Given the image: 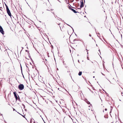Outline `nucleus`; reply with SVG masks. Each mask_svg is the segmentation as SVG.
I'll return each mask as SVG.
<instances>
[{
  "label": "nucleus",
  "instance_id": "5",
  "mask_svg": "<svg viewBox=\"0 0 123 123\" xmlns=\"http://www.w3.org/2000/svg\"><path fill=\"white\" fill-rule=\"evenodd\" d=\"M81 3V5L80 6V8H82L84 6V4L83 1H80Z\"/></svg>",
  "mask_w": 123,
  "mask_h": 123
},
{
  "label": "nucleus",
  "instance_id": "2",
  "mask_svg": "<svg viewBox=\"0 0 123 123\" xmlns=\"http://www.w3.org/2000/svg\"><path fill=\"white\" fill-rule=\"evenodd\" d=\"M13 94L14 95V97L15 98L16 100H18L19 101L20 100V99L19 98V96H18V98L17 95V94L16 93V92H13Z\"/></svg>",
  "mask_w": 123,
  "mask_h": 123
},
{
  "label": "nucleus",
  "instance_id": "57",
  "mask_svg": "<svg viewBox=\"0 0 123 123\" xmlns=\"http://www.w3.org/2000/svg\"><path fill=\"white\" fill-rule=\"evenodd\" d=\"M83 43L84 44V43L83 42Z\"/></svg>",
  "mask_w": 123,
  "mask_h": 123
},
{
  "label": "nucleus",
  "instance_id": "58",
  "mask_svg": "<svg viewBox=\"0 0 123 123\" xmlns=\"http://www.w3.org/2000/svg\"><path fill=\"white\" fill-rule=\"evenodd\" d=\"M87 54H88V52H87Z\"/></svg>",
  "mask_w": 123,
  "mask_h": 123
},
{
  "label": "nucleus",
  "instance_id": "47",
  "mask_svg": "<svg viewBox=\"0 0 123 123\" xmlns=\"http://www.w3.org/2000/svg\"><path fill=\"white\" fill-rule=\"evenodd\" d=\"M96 45L97 46V44H96Z\"/></svg>",
  "mask_w": 123,
  "mask_h": 123
},
{
  "label": "nucleus",
  "instance_id": "8",
  "mask_svg": "<svg viewBox=\"0 0 123 123\" xmlns=\"http://www.w3.org/2000/svg\"><path fill=\"white\" fill-rule=\"evenodd\" d=\"M20 68H21V73H22V74L23 75V72H22V66L21 65V64H20Z\"/></svg>",
  "mask_w": 123,
  "mask_h": 123
},
{
  "label": "nucleus",
  "instance_id": "46",
  "mask_svg": "<svg viewBox=\"0 0 123 123\" xmlns=\"http://www.w3.org/2000/svg\"><path fill=\"white\" fill-rule=\"evenodd\" d=\"M59 2H61L60 1H59Z\"/></svg>",
  "mask_w": 123,
  "mask_h": 123
},
{
  "label": "nucleus",
  "instance_id": "60",
  "mask_svg": "<svg viewBox=\"0 0 123 123\" xmlns=\"http://www.w3.org/2000/svg\"><path fill=\"white\" fill-rule=\"evenodd\" d=\"M104 110H103V112H104Z\"/></svg>",
  "mask_w": 123,
  "mask_h": 123
},
{
  "label": "nucleus",
  "instance_id": "50",
  "mask_svg": "<svg viewBox=\"0 0 123 123\" xmlns=\"http://www.w3.org/2000/svg\"><path fill=\"white\" fill-rule=\"evenodd\" d=\"M22 111H23V110H22Z\"/></svg>",
  "mask_w": 123,
  "mask_h": 123
},
{
  "label": "nucleus",
  "instance_id": "7",
  "mask_svg": "<svg viewBox=\"0 0 123 123\" xmlns=\"http://www.w3.org/2000/svg\"><path fill=\"white\" fill-rule=\"evenodd\" d=\"M25 106L24 105V109H25V111L27 113H28L29 112V111L26 108H25Z\"/></svg>",
  "mask_w": 123,
  "mask_h": 123
},
{
  "label": "nucleus",
  "instance_id": "14",
  "mask_svg": "<svg viewBox=\"0 0 123 123\" xmlns=\"http://www.w3.org/2000/svg\"><path fill=\"white\" fill-rule=\"evenodd\" d=\"M25 115H24V118H25V119H26L27 120L26 118H25Z\"/></svg>",
  "mask_w": 123,
  "mask_h": 123
},
{
  "label": "nucleus",
  "instance_id": "63",
  "mask_svg": "<svg viewBox=\"0 0 123 123\" xmlns=\"http://www.w3.org/2000/svg\"><path fill=\"white\" fill-rule=\"evenodd\" d=\"M111 112V111L110 112V113Z\"/></svg>",
  "mask_w": 123,
  "mask_h": 123
},
{
  "label": "nucleus",
  "instance_id": "36",
  "mask_svg": "<svg viewBox=\"0 0 123 123\" xmlns=\"http://www.w3.org/2000/svg\"><path fill=\"white\" fill-rule=\"evenodd\" d=\"M98 50L99 52H100V50L99 49Z\"/></svg>",
  "mask_w": 123,
  "mask_h": 123
},
{
  "label": "nucleus",
  "instance_id": "61",
  "mask_svg": "<svg viewBox=\"0 0 123 123\" xmlns=\"http://www.w3.org/2000/svg\"><path fill=\"white\" fill-rule=\"evenodd\" d=\"M40 22H41V21H40Z\"/></svg>",
  "mask_w": 123,
  "mask_h": 123
},
{
  "label": "nucleus",
  "instance_id": "3",
  "mask_svg": "<svg viewBox=\"0 0 123 123\" xmlns=\"http://www.w3.org/2000/svg\"><path fill=\"white\" fill-rule=\"evenodd\" d=\"M18 88L20 90H22L23 89V84H19L18 86Z\"/></svg>",
  "mask_w": 123,
  "mask_h": 123
},
{
  "label": "nucleus",
  "instance_id": "13",
  "mask_svg": "<svg viewBox=\"0 0 123 123\" xmlns=\"http://www.w3.org/2000/svg\"><path fill=\"white\" fill-rule=\"evenodd\" d=\"M67 24L68 25V26H70V27H71V28L73 30V31H74V30H73V28L72 27H71L69 25H68V24Z\"/></svg>",
  "mask_w": 123,
  "mask_h": 123
},
{
  "label": "nucleus",
  "instance_id": "16",
  "mask_svg": "<svg viewBox=\"0 0 123 123\" xmlns=\"http://www.w3.org/2000/svg\"><path fill=\"white\" fill-rule=\"evenodd\" d=\"M105 111H107V109L106 108H105Z\"/></svg>",
  "mask_w": 123,
  "mask_h": 123
},
{
  "label": "nucleus",
  "instance_id": "21",
  "mask_svg": "<svg viewBox=\"0 0 123 123\" xmlns=\"http://www.w3.org/2000/svg\"><path fill=\"white\" fill-rule=\"evenodd\" d=\"M89 36L90 37H91V34H89Z\"/></svg>",
  "mask_w": 123,
  "mask_h": 123
},
{
  "label": "nucleus",
  "instance_id": "48",
  "mask_svg": "<svg viewBox=\"0 0 123 123\" xmlns=\"http://www.w3.org/2000/svg\"><path fill=\"white\" fill-rule=\"evenodd\" d=\"M48 10V11H49V10Z\"/></svg>",
  "mask_w": 123,
  "mask_h": 123
},
{
  "label": "nucleus",
  "instance_id": "19",
  "mask_svg": "<svg viewBox=\"0 0 123 123\" xmlns=\"http://www.w3.org/2000/svg\"><path fill=\"white\" fill-rule=\"evenodd\" d=\"M103 75H105V74H103L102 73H101Z\"/></svg>",
  "mask_w": 123,
  "mask_h": 123
},
{
  "label": "nucleus",
  "instance_id": "10",
  "mask_svg": "<svg viewBox=\"0 0 123 123\" xmlns=\"http://www.w3.org/2000/svg\"><path fill=\"white\" fill-rule=\"evenodd\" d=\"M56 20H57L56 21L57 22H58L59 23H60V20L58 19L57 18Z\"/></svg>",
  "mask_w": 123,
  "mask_h": 123
},
{
  "label": "nucleus",
  "instance_id": "30",
  "mask_svg": "<svg viewBox=\"0 0 123 123\" xmlns=\"http://www.w3.org/2000/svg\"><path fill=\"white\" fill-rule=\"evenodd\" d=\"M21 115H22L23 117V115H21Z\"/></svg>",
  "mask_w": 123,
  "mask_h": 123
},
{
  "label": "nucleus",
  "instance_id": "32",
  "mask_svg": "<svg viewBox=\"0 0 123 123\" xmlns=\"http://www.w3.org/2000/svg\"><path fill=\"white\" fill-rule=\"evenodd\" d=\"M59 27H60V28L61 29V27L60 26H59Z\"/></svg>",
  "mask_w": 123,
  "mask_h": 123
},
{
  "label": "nucleus",
  "instance_id": "22",
  "mask_svg": "<svg viewBox=\"0 0 123 123\" xmlns=\"http://www.w3.org/2000/svg\"><path fill=\"white\" fill-rule=\"evenodd\" d=\"M87 60H89V58H88V57H87Z\"/></svg>",
  "mask_w": 123,
  "mask_h": 123
},
{
  "label": "nucleus",
  "instance_id": "53",
  "mask_svg": "<svg viewBox=\"0 0 123 123\" xmlns=\"http://www.w3.org/2000/svg\"><path fill=\"white\" fill-rule=\"evenodd\" d=\"M92 38V39H93V38Z\"/></svg>",
  "mask_w": 123,
  "mask_h": 123
},
{
  "label": "nucleus",
  "instance_id": "4",
  "mask_svg": "<svg viewBox=\"0 0 123 123\" xmlns=\"http://www.w3.org/2000/svg\"><path fill=\"white\" fill-rule=\"evenodd\" d=\"M0 32L3 35H4V33L3 30L1 26L0 25Z\"/></svg>",
  "mask_w": 123,
  "mask_h": 123
},
{
  "label": "nucleus",
  "instance_id": "23",
  "mask_svg": "<svg viewBox=\"0 0 123 123\" xmlns=\"http://www.w3.org/2000/svg\"><path fill=\"white\" fill-rule=\"evenodd\" d=\"M25 51H26V52H28V50H26Z\"/></svg>",
  "mask_w": 123,
  "mask_h": 123
},
{
  "label": "nucleus",
  "instance_id": "33",
  "mask_svg": "<svg viewBox=\"0 0 123 123\" xmlns=\"http://www.w3.org/2000/svg\"><path fill=\"white\" fill-rule=\"evenodd\" d=\"M93 78H95V76H93Z\"/></svg>",
  "mask_w": 123,
  "mask_h": 123
},
{
  "label": "nucleus",
  "instance_id": "31",
  "mask_svg": "<svg viewBox=\"0 0 123 123\" xmlns=\"http://www.w3.org/2000/svg\"><path fill=\"white\" fill-rule=\"evenodd\" d=\"M84 0V3H85V0Z\"/></svg>",
  "mask_w": 123,
  "mask_h": 123
},
{
  "label": "nucleus",
  "instance_id": "35",
  "mask_svg": "<svg viewBox=\"0 0 123 123\" xmlns=\"http://www.w3.org/2000/svg\"><path fill=\"white\" fill-rule=\"evenodd\" d=\"M86 17V16H84V17Z\"/></svg>",
  "mask_w": 123,
  "mask_h": 123
},
{
  "label": "nucleus",
  "instance_id": "25",
  "mask_svg": "<svg viewBox=\"0 0 123 123\" xmlns=\"http://www.w3.org/2000/svg\"><path fill=\"white\" fill-rule=\"evenodd\" d=\"M78 62L79 63V62H80L79 61V60H78Z\"/></svg>",
  "mask_w": 123,
  "mask_h": 123
},
{
  "label": "nucleus",
  "instance_id": "56",
  "mask_svg": "<svg viewBox=\"0 0 123 123\" xmlns=\"http://www.w3.org/2000/svg\"><path fill=\"white\" fill-rule=\"evenodd\" d=\"M104 117H105V116Z\"/></svg>",
  "mask_w": 123,
  "mask_h": 123
},
{
  "label": "nucleus",
  "instance_id": "45",
  "mask_svg": "<svg viewBox=\"0 0 123 123\" xmlns=\"http://www.w3.org/2000/svg\"><path fill=\"white\" fill-rule=\"evenodd\" d=\"M21 14H22V13H21Z\"/></svg>",
  "mask_w": 123,
  "mask_h": 123
},
{
  "label": "nucleus",
  "instance_id": "59",
  "mask_svg": "<svg viewBox=\"0 0 123 123\" xmlns=\"http://www.w3.org/2000/svg\"><path fill=\"white\" fill-rule=\"evenodd\" d=\"M0 9V10H2L1 9Z\"/></svg>",
  "mask_w": 123,
  "mask_h": 123
},
{
  "label": "nucleus",
  "instance_id": "29",
  "mask_svg": "<svg viewBox=\"0 0 123 123\" xmlns=\"http://www.w3.org/2000/svg\"><path fill=\"white\" fill-rule=\"evenodd\" d=\"M86 50H87V51H88V50H87V49H86Z\"/></svg>",
  "mask_w": 123,
  "mask_h": 123
},
{
  "label": "nucleus",
  "instance_id": "40",
  "mask_svg": "<svg viewBox=\"0 0 123 123\" xmlns=\"http://www.w3.org/2000/svg\"><path fill=\"white\" fill-rule=\"evenodd\" d=\"M1 115H2V114H1Z\"/></svg>",
  "mask_w": 123,
  "mask_h": 123
},
{
  "label": "nucleus",
  "instance_id": "18",
  "mask_svg": "<svg viewBox=\"0 0 123 123\" xmlns=\"http://www.w3.org/2000/svg\"><path fill=\"white\" fill-rule=\"evenodd\" d=\"M32 120V119H31V120H30V123H31V121Z\"/></svg>",
  "mask_w": 123,
  "mask_h": 123
},
{
  "label": "nucleus",
  "instance_id": "24",
  "mask_svg": "<svg viewBox=\"0 0 123 123\" xmlns=\"http://www.w3.org/2000/svg\"><path fill=\"white\" fill-rule=\"evenodd\" d=\"M22 49L21 50V51L22 50V49H23V47H22Z\"/></svg>",
  "mask_w": 123,
  "mask_h": 123
},
{
  "label": "nucleus",
  "instance_id": "43",
  "mask_svg": "<svg viewBox=\"0 0 123 123\" xmlns=\"http://www.w3.org/2000/svg\"><path fill=\"white\" fill-rule=\"evenodd\" d=\"M77 1H79V0H77Z\"/></svg>",
  "mask_w": 123,
  "mask_h": 123
},
{
  "label": "nucleus",
  "instance_id": "1",
  "mask_svg": "<svg viewBox=\"0 0 123 123\" xmlns=\"http://www.w3.org/2000/svg\"><path fill=\"white\" fill-rule=\"evenodd\" d=\"M6 11L8 15L11 18L12 15L8 6H6Z\"/></svg>",
  "mask_w": 123,
  "mask_h": 123
},
{
  "label": "nucleus",
  "instance_id": "54",
  "mask_svg": "<svg viewBox=\"0 0 123 123\" xmlns=\"http://www.w3.org/2000/svg\"><path fill=\"white\" fill-rule=\"evenodd\" d=\"M77 55H78V56L79 55L78 54Z\"/></svg>",
  "mask_w": 123,
  "mask_h": 123
},
{
  "label": "nucleus",
  "instance_id": "64",
  "mask_svg": "<svg viewBox=\"0 0 123 123\" xmlns=\"http://www.w3.org/2000/svg\"><path fill=\"white\" fill-rule=\"evenodd\" d=\"M109 30H110V31H110V29H109Z\"/></svg>",
  "mask_w": 123,
  "mask_h": 123
},
{
  "label": "nucleus",
  "instance_id": "55",
  "mask_svg": "<svg viewBox=\"0 0 123 123\" xmlns=\"http://www.w3.org/2000/svg\"><path fill=\"white\" fill-rule=\"evenodd\" d=\"M43 13V12H42V13Z\"/></svg>",
  "mask_w": 123,
  "mask_h": 123
},
{
  "label": "nucleus",
  "instance_id": "12",
  "mask_svg": "<svg viewBox=\"0 0 123 123\" xmlns=\"http://www.w3.org/2000/svg\"><path fill=\"white\" fill-rule=\"evenodd\" d=\"M77 39H75L73 41L74 42L75 41H77Z\"/></svg>",
  "mask_w": 123,
  "mask_h": 123
},
{
  "label": "nucleus",
  "instance_id": "51",
  "mask_svg": "<svg viewBox=\"0 0 123 123\" xmlns=\"http://www.w3.org/2000/svg\"><path fill=\"white\" fill-rule=\"evenodd\" d=\"M23 78H24V76Z\"/></svg>",
  "mask_w": 123,
  "mask_h": 123
},
{
  "label": "nucleus",
  "instance_id": "37",
  "mask_svg": "<svg viewBox=\"0 0 123 123\" xmlns=\"http://www.w3.org/2000/svg\"><path fill=\"white\" fill-rule=\"evenodd\" d=\"M43 98L44 100V98Z\"/></svg>",
  "mask_w": 123,
  "mask_h": 123
},
{
  "label": "nucleus",
  "instance_id": "20",
  "mask_svg": "<svg viewBox=\"0 0 123 123\" xmlns=\"http://www.w3.org/2000/svg\"><path fill=\"white\" fill-rule=\"evenodd\" d=\"M57 23L58 24V25H60V23H58H58Z\"/></svg>",
  "mask_w": 123,
  "mask_h": 123
},
{
  "label": "nucleus",
  "instance_id": "41",
  "mask_svg": "<svg viewBox=\"0 0 123 123\" xmlns=\"http://www.w3.org/2000/svg\"><path fill=\"white\" fill-rule=\"evenodd\" d=\"M73 0V1H72V2H73V1L74 0Z\"/></svg>",
  "mask_w": 123,
  "mask_h": 123
},
{
  "label": "nucleus",
  "instance_id": "38",
  "mask_svg": "<svg viewBox=\"0 0 123 123\" xmlns=\"http://www.w3.org/2000/svg\"><path fill=\"white\" fill-rule=\"evenodd\" d=\"M0 8H2L1 7H0Z\"/></svg>",
  "mask_w": 123,
  "mask_h": 123
},
{
  "label": "nucleus",
  "instance_id": "26",
  "mask_svg": "<svg viewBox=\"0 0 123 123\" xmlns=\"http://www.w3.org/2000/svg\"><path fill=\"white\" fill-rule=\"evenodd\" d=\"M103 91H104L105 92V93H106V92H105V91H104V90H103Z\"/></svg>",
  "mask_w": 123,
  "mask_h": 123
},
{
  "label": "nucleus",
  "instance_id": "39",
  "mask_svg": "<svg viewBox=\"0 0 123 123\" xmlns=\"http://www.w3.org/2000/svg\"><path fill=\"white\" fill-rule=\"evenodd\" d=\"M61 20H62V19H61V18H59Z\"/></svg>",
  "mask_w": 123,
  "mask_h": 123
},
{
  "label": "nucleus",
  "instance_id": "28",
  "mask_svg": "<svg viewBox=\"0 0 123 123\" xmlns=\"http://www.w3.org/2000/svg\"><path fill=\"white\" fill-rule=\"evenodd\" d=\"M57 70H58V68H57Z\"/></svg>",
  "mask_w": 123,
  "mask_h": 123
},
{
  "label": "nucleus",
  "instance_id": "6",
  "mask_svg": "<svg viewBox=\"0 0 123 123\" xmlns=\"http://www.w3.org/2000/svg\"><path fill=\"white\" fill-rule=\"evenodd\" d=\"M69 9H70V10H71L74 13H76L77 12H76L75 10L71 8V7H70L69 8Z\"/></svg>",
  "mask_w": 123,
  "mask_h": 123
},
{
  "label": "nucleus",
  "instance_id": "11",
  "mask_svg": "<svg viewBox=\"0 0 123 123\" xmlns=\"http://www.w3.org/2000/svg\"><path fill=\"white\" fill-rule=\"evenodd\" d=\"M86 103L88 104H90V103L88 101H87L86 102Z\"/></svg>",
  "mask_w": 123,
  "mask_h": 123
},
{
  "label": "nucleus",
  "instance_id": "34",
  "mask_svg": "<svg viewBox=\"0 0 123 123\" xmlns=\"http://www.w3.org/2000/svg\"><path fill=\"white\" fill-rule=\"evenodd\" d=\"M58 90H59V88H58Z\"/></svg>",
  "mask_w": 123,
  "mask_h": 123
},
{
  "label": "nucleus",
  "instance_id": "9",
  "mask_svg": "<svg viewBox=\"0 0 123 123\" xmlns=\"http://www.w3.org/2000/svg\"><path fill=\"white\" fill-rule=\"evenodd\" d=\"M82 74V72L81 71H80L78 73V75L79 76H80Z\"/></svg>",
  "mask_w": 123,
  "mask_h": 123
},
{
  "label": "nucleus",
  "instance_id": "52",
  "mask_svg": "<svg viewBox=\"0 0 123 123\" xmlns=\"http://www.w3.org/2000/svg\"><path fill=\"white\" fill-rule=\"evenodd\" d=\"M98 34H99V33H98Z\"/></svg>",
  "mask_w": 123,
  "mask_h": 123
},
{
  "label": "nucleus",
  "instance_id": "49",
  "mask_svg": "<svg viewBox=\"0 0 123 123\" xmlns=\"http://www.w3.org/2000/svg\"><path fill=\"white\" fill-rule=\"evenodd\" d=\"M75 35L76 36H77V35H76V34H75Z\"/></svg>",
  "mask_w": 123,
  "mask_h": 123
},
{
  "label": "nucleus",
  "instance_id": "42",
  "mask_svg": "<svg viewBox=\"0 0 123 123\" xmlns=\"http://www.w3.org/2000/svg\"><path fill=\"white\" fill-rule=\"evenodd\" d=\"M15 110L14 109H13V111H14Z\"/></svg>",
  "mask_w": 123,
  "mask_h": 123
},
{
  "label": "nucleus",
  "instance_id": "44",
  "mask_svg": "<svg viewBox=\"0 0 123 123\" xmlns=\"http://www.w3.org/2000/svg\"><path fill=\"white\" fill-rule=\"evenodd\" d=\"M23 30H24V31H25V30L24 29H23Z\"/></svg>",
  "mask_w": 123,
  "mask_h": 123
},
{
  "label": "nucleus",
  "instance_id": "27",
  "mask_svg": "<svg viewBox=\"0 0 123 123\" xmlns=\"http://www.w3.org/2000/svg\"><path fill=\"white\" fill-rule=\"evenodd\" d=\"M5 123H6V122L5 121Z\"/></svg>",
  "mask_w": 123,
  "mask_h": 123
},
{
  "label": "nucleus",
  "instance_id": "15",
  "mask_svg": "<svg viewBox=\"0 0 123 123\" xmlns=\"http://www.w3.org/2000/svg\"><path fill=\"white\" fill-rule=\"evenodd\" d=\"M5 5L6 6H6H8L5 3Z\"/></svg>",
  "mask_w": 123,
  "mask_h": 123
},
{
  "label": "nucleus",
  "instance_id": "62",
  "mask_svg": "<svg viewBox=\"0 0 123 123\" xmlns=\"http://www.w3.org/2000/svg\"><path fill=\"white\" fill-rule=\"evenodd\" d=\"M120 101H121V100H119Z\"/></svg>",
  "mask_w": 123,
  "mask_h": 123
},
{
  "label": "nucleus",
  "instance_id": "17",
  "mask_svg": "<svg viewBox=\"0 0 123 123\" xmlns=\"http://www.w3.org/2000/svg\"><path fill=\"white\" fill-rule=\"evenodd\" d=\"M121 93L122 94V96H123V95H122V94L123 93V92H121Z\"/></svg>",
  "mask_w": 123,
  "mask_h": 123
}]
</instances>
